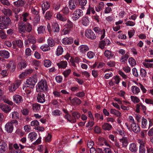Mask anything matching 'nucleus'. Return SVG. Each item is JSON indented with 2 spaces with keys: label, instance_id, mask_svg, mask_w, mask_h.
<instances>
[{
  "label": "nucleus",
  "instance_id": "56",
  "mask_svg": "<svg viewBox=\"0 0 153 153\" xmlns=\"http://www.w3.org/2000/svg\"><path fill=\"white\" fill-rule=\"evenodd\" d=\"M71 72L70 69H68L65 71L63 73V74L65 77H67L68 75L70 74Z\"/></svg>",
  "mask_w": 153,
  "mask_h": 153
},
{
  "label": "nucleus",
  "instance_id": "11",
  "mask_svg": "<svg viewBox=\"0 0 153 153\" xmlns=\"http://www.w3.org/2000/svg\"><path fill=\"white\" fill-rule=\"evenodd\" d=\"M25 25L23 22H21L19 23L18 29L21 33H24L25 31Z\"/></svg>",
  "mask_w": 153,
  "mask_h": 153
},
{
  "label": "nucleus",
  "instance_id": "59",
  "mask_svg": "<svg viewBox=\"0 0 153 153\" xmlns=\"http://www.w3.org/2000/svg\"><path fill=\"white\" fill-rule=\"evenodd\" d=\"M65 118L67 119L68 121L73 123L72 119H71V116L70 115L68 114H67L65 116Z\"/></svg>",
  "mask_w": 153,
  "mask_h": 153
},
{
  "label": "nucleus",
  "instance_id": "47",
  "mask_svg": "<svg viewBox=\"0 0 153 153\" xmlns=\"http://www.w3.org/2000/svg\"><path fill=\"white\" fill-rule=\"evenodd\" d=\"M105 45V41L104 40L100 41L99 43V46L100 48L103 49L104 48Z\"/></svg>",
  "mask_w": 153,
  "mask_h": 153
},
{
  "label": "nucleus",
  "instance_id": "28",
  "mask_svg": "<svg viewBox=\"0 0 153 153\" xmlns=\"http://www.w3.org/2000/svg\"><path fill=\"white\" fill-rule=\"evenodd\" d=\"M48 43L49 47H52L55 45L56 42L52 38L50 37L48 39Z\"/></svg>",
  "mask_w": 153,
  "mask_h": 153
},
{
  "label": "nucleus",
  "instance_id": "36",
  "mask_svg": "<svg viewBox=\"0 0 153 153\" xmlns=\"http://www.w3.org/2000/svg\"><path fill=\"white\" fill-rule=\"evenodd\" d=\"M25 31L30 33L32 29V25L29 23H27L25 25Z\"/></svg>",
  "mask_w": 153,
  "mask_h": 153
},
{
  "label": "nucleus",
  "instance_id": "64",
  "mask_svg": "<svg viewBox=\"0 0 153 153\" xmlns=\"http://www.w3.org/2000/svg\"><path fill=\"white\" fill-rule=\"evenodd\" d=\"M146 149L143 146H140L139 147L140 153H145Z\"/></svg>",
  "mask_w": 153,
  "mask_h": 153
},
{
  "label": "nucleus",
  "instance_id": "30",
  "mask_svg": "<svg viewBox=\"0 0 153 153\" xmlns=\"http://www.w3.org/2000/svg\"><path fill=\"white\" fill-rule=\"evenodd\" d=\"M114 56V54L112 52L108 50H106V57L108 59L112 58Z\"/></svg>",
  "mask_w": 153,
  "mask_h": 153
},
{
  "label": "nucleus",
  "instance_id": "60",
  "mask_svg": "<svg viewBox=\"0 0 153 153\" xmlns=\"http://www.w3.org/2000/svg\"><path fill=\"white\" fill-rule=\"evenodd\" d=\"M60 111L58 109H56L54 110L53 111V113L54 115L55 116H59L60 115Z\"/></svg>",
  "mask_w": 153,
  "mask_h": 153
},
{
  "label": "nucleus",
  "instance_id": "50",
  "mask_svg": "<svg viewBox=\"0 0 153 153\" xmlns=\"http://www.w3.org/2000/svg\"><path fill=\"white\" fill-rule=\"evenodd\" d=\"M147 123V120L143 117L142 120V127L143 128H144L146 127Z\"/></svg>",
  "mask_w": 153,
  "mask_h": 153
},
{
  "label": "nucleus",
  "instance_id": "21",
  "mask_svg": "<svg viewBox=\"0 0 153 153\" xmlns=\"http://www.w3.org/2000/svg\"><path fill=\"white\" fill-rule=\"evenodd\" d=\"M71 100V103L73 105H79L81 103V100L78 98L75 97L72 100L71 99V97L69 98Z\"/></svg>",
  "mask_w": 153,
  "mask_h": 153
},
{
  "label": "nucleus",
  "instance_id": "40",
  "mask_svg": "<svg viewBox=\"0 0 153 153\" xmlns=\"http://www.w3.org/2000/svg\"><path fill=\"white\" fill-rule=\"evenodd\" d=\"M99 142V144L100 146H102L104 145V144H105V140L103 137H100L98 139Z\"/></svg>",
  "mask_w": 153,
  "mask_h": 153
},
{
  "label": "nucleus",
  "instance_id": "16",
  "mask_svg": "<svg viewBox=\"0 0 153 153\" xmlns=\"http://www.w3.org/2000/svg\"><path fill=\"white\" fill-rule=\"evenodd\" d=\"M73 39L71 38H65L63 39L62 42L65 45L71 44L73 42Z\"/></svg>",
  "mask_w": 153,
  "mask_h": 153
},
{
  "label": "nucleus",
  "instance_id": "38",
  "mask_svg": "<svg viewBox=\"0 0 153 153\" xmlns=\"http://www.w3.org/2000/svg\"><path fill=\"white\" fill-rule=\"evenodd\" d=\"M56 16L57 19L62 21L65 22L67 20V18L66 17L63 16L60 13L57 14Z\"/></svg>",
  "mask_w": 153,
  "mask_h": 153
},
{
  "label": "nucleus",
  "instance_id": "24",
  "mask_svg": "<svg viewBox=\"0 0 153 153\" xmlns=\"http://www.w3.org/2000/svg\"><path fill=\"white\" fill-rule=\"evenodd\" d=\"M129 149L131 152H135L137 150V148L136 144L134 143H132L130 145Z\"/></svg>",
  "mask_w": 153,
  "mask_h": 153
},
{
  "label": "nucleus",
  "instance_id": "52",
  "mask_svg": "<svg viewBox=\"0 0 153 153\" xmlns=\"http://www.w3.org/2000/svg\"><path fill=\"white\" fill-rule=\"evenodd\" d=\"M140 74L143 77H144L146 75V71L143 68H141L140 70Z\"/></svg>",
  "mask_w": 153,
  "mask_h": 153
},
{
  "label": "nucleus",
  "instance_id": "48",
  "mask_svg": "<svg viewBox=\"0 0 153 153\" xmlns=\"http://www.w3.org/2000/svg\"><path fill=\"white\" fill-rule=\"evenodd\" d=\"M40 48L44 51H46L50 50V47L48 45L41 46L40 47Z\"/></svg>",
  "mask_w": 153,
  "mask_h": 153
},
{
  "label": "nucleus",
  "instance_id": "6",
  "mask_svg": "<svg viewBox=\"0 0 153 153\" xmlns=\"http://www.w3.org/2000/svg\"><path fill=\"white\" fill-rule=\"evenodd\" d=\"M85 36L88 38L93 40L96 39V36L94 32L91 30L86 31L85 32Z\"/></svg>",
  "mask_w": 153,
  "mask_h": 153
},
{
  "label": "nucleus",
  "instance_id": "25",
  "mask_svg": "<svg viewBox=\"0 0 153 153\" xmlns=\"http://www.w3.org/2000/svg\"><path fill=\"white\" fill-rule=\"evenodd\" d=\"M79 48L80 52L82 53H85L89 50V48L86 45H81L79 47Z\"/></svg>",
  "mask_w": 153,
  "mask_h": 153
},
{
  "label": "nucleus",
  "instance_id": "43",
  "mask_svg": "<svg viewBox=\"0 0 153 153\" xmlns=\"http://www.w3.org/2000/svg\"><path fill=\"white\" fill-rule=\"evenodd\" d=\"M17 88V86H16L14 83L11 84L9 87V89L10 92H13L15 91Z\"/></svg>",
  "mask_w": 153,
  "mask_h": 153
},
{
  "label": "nucleus",
  "instance_id": "45",
  "mask_svg": "<svg viewBox=\"0 0 153 153\" xmlns=\"http://www.w3.org/2000/svg\"><path fill=\"white\" fill-rule=\"evenodd\" d=\"M45 27L41 26L39 27L37 29V31L38 34H41L43 33L44 31L45 30Z\"/></svg>",
  "mask_w": 153,
  "mask_h": 153
},
{
  "label": "nucleus",
  "instance_id": "39",
  "mask_svg": "<svg viewBox=\"0 0 153 153\" xmlns=\"http://www.w3.org/2000/svg\"><path fill=\"white\" fill-rule=\"evenodd\" d=\"M32 107L34 111H38L40 109V105L38 103L33 104Z\"/></svg>",
  "mask_w": 153,
  "mask_h": 153
},
{
  "label": "nucleus",
  "instance_id": "8",
  "mask_svg": "<svg viewBox=\"0 0 153 153\" xmlns=\"http://www.w3.org/2000/svg\"><path fill=\"white\" fill-rule=\"evenodd\" d=\"M0 108L2 111L6 113L9 112L11 110V107L6 104H1L0 105Z\"/></svg>",
  "mask_w": 153,
  "mask_h": 153
},
{
  "label": "nucleus",
  "instance_id": "3",
  "mask_svg": "<svg viewBox=\"0 0 153 153\" xmlns=\"http://www.w3.org/2000/svg\"><path fill=\"white\" fill-rule=\"evenodd\" d=\"M37 82V79L36 77H31L27 79L26 84L28 85L27 87H29L32 88H33Z\"/></svg>",
  "mask_w": 153,
  "mask_h": 153
},
{
  "label": "nucleus",
  "instance_id": "26",
  "mask_svg": "<svg viewBox=\"0 0 153 153\" xmlns=\"http://www.w3.org/2000/svg\"><path fill=\"white\" fill-rule=\"evenodd\" d=\"M67 63L65 61H62L57 63V65L59 68H65L67 66Z\"/></svg>",
  "mask_w": 153,
  "mask_h": 153
},
{
  "label": "nucleus",
  "instance_id": "41",
  "mask_svg": "<svg viewBox=\"0 0 153 153\" xmlns=\"http://www.w3.org/2000/svg\"><path fill=\"white\" fill-rule=\"evenodd\" d=\"M131 101L134 103H138L140 102V99L137 97L131 96Z\"/></svg>",
  "mask_w": 153,
  "mask_h": 153
},
{
  "label": "nucleus",
  "instance_id": "14",
  "mask_svg": "<svg viewBox=\"0 0 153 153\" xmlns=\"http://www.w3.org/2000/svg\"><path fill=\"white\" fill-rule=\"evenodd\" d=\"M72 115L73 117L72 122L73 123H75L76 122V120L78 119L80 117V114L76 111L73 112L72 113Z\"/></svg>",
  "mask_w": 153,
  "mask_h": 153
},
{
  "label": "nucleus",
  "instance_id": "51",
  "mask_svg": "<svg viewBox=\"0 0 153 153\" xmlns=\"http://www.w3.org/2000/svg\"><path fill=\"white\" fill-rule=\"evenodd\" d=\"M52 13L51 11H47L45 14V16L46 19H49L52 16Z\"/></svg>",
  "mask_w": 153,
  "mask_h": 153
},
{
  "label": "nucleus",
  "instance_id": "17",
  "mask_svg": "<svg viewBox=\"0 0 153 153\" xmlns=\"http://www.w3.org/2000/svg\"><path fill=\"white\" fill-rule=\"evenodd\" d=\"M0 56L5 59L8 58L10 56V53L6 50L0 51Z\"/></svg>",
  "mask_w": 153,
  "mask_h": 153
},
{
  "label": "nucleus",
  "instance_id": "1",
  "mask_svg": "<svg viewBox=\"0 0 153 153\" xmlns=\"http://www.w3.org/2000/svg\"><path fill=\"white\" fill-rule=\"evenodd\" d=\"M48 86L45 81H41L36 86L37 91H46L48 90Z\"/></svg>",
  "mask_w": 153,
  "mask_h": 153
},
{
  "label": "nucleus",
  "instance_id": "9",
  "mask_svg": "<svg viewBox=\"0 0 153 153\" xmlns=\"http://www.w3.org/2000/svg\"><path fill=\"white\" fill-rule=\"evenodd\" d=\"M77 3L76 0H70L69 1V7L71 10L75 9L77 6L76 3Z\"/></svg>",
  "mask_w": 153,
  "mask_h": 153
},
{
  "label": "nucleus",
  "instance_id": "44",
  "mask_svg": "<svg viewBox=\"0 0 153 153\" xmlns=\"http://www.w3.org/2000/svg\"><path fill=\"white\" fill-rule=\"evenodd\" d=\"M65 26L67 28L70 29L73 27V23L69 20H68L67 22L65 25Z\"/></svg>",
  "mask_w": 153,
  "mask_h": 153
},
{
  "label": "nucleus",
  "instance_id": "7",
  "mask_svg": "<svg viewBox=\"0 0 153 153\" xmlns=\"http://www.w3.org/2000/svg\"><path fill=\"white\" fill-rule=\"evenodd\" d=\"M16 64L13 62H10L9 63L7 64L6 66L7 68L9 69L11 72H14L16 68Z\"/></svg>",
  "mask_w": 153,
  "mask_h": 153
},
{
  "label": "nucleus",
  "instance_id": "49",
  "mask_svg": "<svg viewBox=\"0 0 153 153\" xmlns=\"http://www.w3.org/2000/svg\"><path fill=\"white\" fill-rule=\"evenodd\" d=\"M44 64L45 67H48L51 65V62L49 60H45L44 61Z\"/></svg>",
  "mask_w": 153,
  "mask_h": 153
},
{
  "label": "nucleus",
  "instance_id": "31",
  "mask_svg": "<svg viewBox=\"0 0 153 153\" xmlns=\"http://www.w3.org/2000/svg\"><path fill=\"white\" fill-rule=\"evenodd\" d=\"M13 4L16 7H22L25 4L24 1L22 0H18L17 1L14 2Z\"/></svg>",
  "mask_w": 153,
  "mask_h": 153
},
{
  "label": "nucleus",
  "instance_id": "58",
  "mask_svg": "<svg viewBox=\"0 0 153 153\" xmlns=\"http://www.w3.org/2000/svg\"><path fill=\"white\" fill-rule=\"evenodd\" d=\"M75 95L79 97H82L85 96V94L83 91H82L76 93Z\"/></svg>",
  "mask_w": 153,
  "mask_h": 153
},
{
  "label": "nucleus",
  "instance_id": "20",
  "mask_svg": "<svg viewBox=\"0 0 153 153\" xmlns=\"http://www.w3.org/2000/svg\"><path fill=\"white\" fill-rule=\"evenodd\" d=\"M50 7V4L48 2H44L42 5V8L43 13L44 14L45 11L47 10Z\"/></svg>",
  "mask_w": 153,
  "mask_h": 153
},
{
  "label": "nucleus",
  "instance_id": "12",
  "mask_svg": "<svg viewBox=\"0 0 153 153\" xmlns=\"http://www.w3.org/2000/svg\"><path fill=\"white\" fill-rule=\"evenodd\" d=\"M7 148L6 143L3 141L0 142V152L3 153L5 151Z\"/></svg>",
  "mask_w": 153,
  "mask_h": 153
},
{
  "label": "nucleus",
  "instance_id": "42",
  "mask_svg": "<svg viewBox=\"0 0 153 153\" xmlns=\"http://www.w3.org/2000/svg\"><path fill=\"white\" fill-rule=\"evenodd\" d=\"M63 52V50L62 47L60 46H59L57 49V55L59 56L61 55L62 54Z\"/></svg>",
  "mask_w": 153,
  "mask_h": 153
},
{
  "label": "nucleus",
  "instance_id": "57",
  "mask_svg": "<svg viewBox=\"0 0 153 153\" xmlns=\"http://www.w3.org/2000/svg\"><path fill=\"white\" fill-rule=\"evenodd\" d=\"M33 72V70L32 68H30L26 70L24 72L25 73V75L27 76L28 75L31 74Z\"/></svg>",
  "mask_w": 153,
  "mask_h": 153
},
{
  "label": "nucleus",
  "instance_id": "4",
  "mask_svg": "<svg viewBox=\"0 0 153 153\" xmlns=\"http://www.w3.org/2000/svg\"><path fill=\"white\" fill-rule=\"evenodd\" d=\"M83 13L82 11L80 9L76 10L73 14V19L74 20H76L81 16H82Z\"/></svg>",
  "mask_w": 153,
  "mask_h": 153
},
{
  "label": "nucleus",
  "instance_id": "23",
  "mask_svg": "<svg viewBox=\"0 0 153 153\" xmlns=\"http://www.w3.org/2000/svg\"><path fill=\"white\" fill-rule=\"evenodd\" d=\"M52 29L54 32H58L60 29L58 24L56 23H53L52 25Z\"/></svg>",
  "mask_w": 153,
  "mask_h": 153
},
{
  "label": "nucleus",
  "instance_id": "35",
  "mask_svg": "<svg viewBox=\"0 0 153 153\" xmlns=\"http://www.w3.org/2000/svg\"><path fill=\"white\" fill-rule=\"evenodd\" d=\"M37 135L36 133L32 132L30 133L28 135V137L30 138V140L32 141L36 139V137Z\"/></svg>",
  "mask_w": 153,
  "mask_h": 153
},
{
  "label": "nucleus",
  "instance_id": "27",
  "mask_svg": "<svg viewBox=\"0 0 153 153\" xmlns=\"http://www.w3.org/2000/svg\"><path fill=\"white\" fill-rule=\"evenodd\" d=\"M40 20V17L39 15H36L33 20V24L34 26L39 23Z\"/></svg>",
  "mask_w": 153,
  "mask_h": 153
},
{
  "label": "nucleus",
  "instance_id": "2",
  "mask_svg": "<svg viewBox=\"0 0 153 153\" xmlns=\"http://www.w3.org/2000/svg\"><path fill=\"white\" fill-rule=\"evenodd\" d=\"M13 123L17 125L18 122L16 120H13L10 122H8L6 124L5 128V130L8 133H11L13 131Z\"/></svg>",
  "mask_w": 153,
  "mask_h": 153
},
{
  "label": "nucleus",
  "instance_id": "22",
  "mask_svg": "<svg viewBox=\"0 0 153 153\" xmlns=\"http://www.w3.org/2000/svg\"><path fill=\"white\" fill-rule=\"evenodd\" d=\"M120 141L122 143V146L124 147H126L128 143V139L126 137H123L120 140Z\"/></svg>",
  "mask_w": 153,
  "mask_h": 153
},
{
  "label": "nucleus",
  "instance_id": "63",
  "mask_svg": "<svg viewBox=\"0 0 153 153\" xmlns=\"http://www.w3.org/2000/svg\"><path fill=\"white\" fill-rule=\"evenodd\" d=\"M94 55V53L92 51H90L88 53L87 56L90 59L92 58Z\"/></svg>",
  "mask_w": 153,
  "mask_h": 153
},
{
  "label": "nucleus",
  "instance_id": "29",
  "mask_svg": "<svg viewBox=\"0 0 153 153\" xmlns=\"http://www.w3.org/2000/svg\"><path fill=\"white\" fill-rule=\"evenodd\" d=\"M110 113L112 114H114L117 117H121V113L118 111H117L115 109H111L110 110Z\"/></svg>",
  "mask_w": 153,
  "mask_h": 153
},
{
  "label": "nucleus",
  "instance_id": "37",
  "mask_svg": "<svg viewBox=\"0 0 153 153\" xmlns=\"http://www.w3.org/2000/svg\"><path fill=\"white\" fill-rule=\"evenodd\" d=\"M89 21L88 18L86 17H84L82 19V24L85 26L88 25L89 23Z\"/></svg>",
  "mask_w": 153,
  "mask_h": 153
},
{
  "label": "nucleus",
  "instance_id": "34",
  "mask_svg": "<svg viewBox=\"0 0 153 153\" xmlns=\"http://www.w3.org/2000/svg\"><path fill=\"white\" fill-rule=\"evenodd\" d=\"M3 13L7 16H10L12 14L11 10L9 9H5L2 10Z\"/></svg>",
  "mask_w": 153,
  "mask_h": 153
},
{
  "label": "nucleus",
  "instance_id": "46",
  "mask_svg": "<svg viewBox=\"0 0 153 153\" xmlns=\"http://www.w3.org/2000/svg\"><path fill=\"white\" fill-rule=\"evenodd\" d=\"M128 62L131 65L133 66L136 65V62L135 60L133 57L129 58L128 59Z\"/></svg>",
  "mask_w": 153,
  "mask_h": 153
},
{
  "label": "nucleus",
  "instance_id": "15",
  "mask_svg": "<svg viewBox=\"0 0 153 153\" xmlns=\"http://www.w3.org/2000/svg\"><path fill=\"white\" fill-rule=\"evenodd\" d=\"M14 101L17 104H19L22 102V97L20 95H16L13 96Z\"/></svg>",
  "mask_w": 153,
  "mask_h": 153
},
{
  "label": "nucleus",
  "instance_id": "19",
  "mask_svg": "<svg viewBox=\"0 0 153 153\" xmlns=\"http://www.w3.org/2000/svg\"><path fill=\"white\" fill-rule=\"evenodd\" d=\"M2 21L7 27L11 22V21L8 17L2 16Z\"/></svg>",
  "mask_w": 153,
  "mask_h": 153
},
{
  "label": "nucleus",
  "instance_id": "10",
  "mask_svg": "<svg viewBox=\"0 0 153 153\" xmlns=\"http://www.w3.org/2000/svg\"><path fill=\"white\" fill-rule=\"evenodd\" d=\"M45 94L43 93L40 92L38 94L37 99L38 102L43 103L45 101Z\"/></svg>",
  "mask_w": 153,
  "mask_h": 153
},
{
  "label": "nucleus",
  "instance_id": "55",
  "mask_svg": "<svg viewBox=\"0 0 153 153\" xmlns=\"http://www.w3.org/2000/svg\"><path fill=\"white\" fill-rule=\"evenodd\" d=\"M0 37L2 39H5L7 37L6 35L4 33L3 30H0Z\"/></svg>",
  "mask_w": 153,
  "mask_h": 153
},
{
  "label": "nucleus",
  "instance_id": "33",
  "mask_svg": "<svg viewBox=\"0 0 153 153\" xmlns=\"http://www.w3.org/2000/svg\"><path fill=\"white\" fill-rule=\"evenodd\" d=\"M11 118L14 120L19 119V113L17 111H13L11 113Z\"/></svg>",
  "mask_w": 153,
  "mask_h": 153
},
{
  "label": "nucleus",
  "instance_id": "32",
  "mask_svg": "<svg viewBox=\"0 0 153 153\" xmlns=\"http://www.w3.org/2000/svg\"><path fill=\"white\" fill-rule=\"evenodd\" d=\"M20 70H22L23 68H25L27 66L26 62L25 60H23L20 62L18 64Z\"/></svg>",
  "mask_w": 153,
  "mask_h": 153
},
{
  "label": "nucleus",
  "instance_id": "18",
  "mask_svg": "<svg viewBox=\"0 0 153 153\" xmlns=\"http://www.w3.org/2000/svg\"><path fill=\"white\" fill-rule=\"evenodd\" d=\"M27 38L29 43L32 44H35L36 43V39L33 35L29 34L27 35Z\"/></svg>",
  "mask_w": 153,
  "mask_h": 153
},
{
  "label": "nucleus",
  "instance_id": "54",
  "mask_svg": "<svg viewBox=\"0 0 153 153\" xmlns=\"http://www.w3.org/2000/svg\"><path fill=\"white\" fill-rule=\"evenodd\" d=\"M31 126H37L39 125V123L37 120H34L31 123Z\"/></svg>",
  "mask_w": 153,
  "mask_h": 153
},
{
  "label": "nucleus",
  "instance_id": "13",
  "mask_svg": "<svg viewBox=\"0 0 153 153\" xmlns=\"http://www.w3.org/2000/svg\"><path fill=\"white\" fill-rule=\"evenodd\" d=\"M131 128L133 131L136 133L139 132L140 130V127L138 126H137L136 123H132Z\"/></svg>",
  "mask_w": 153,
  "mask_h": 153
},
{
  "label": "nucleus",
  "instance_id": "61",
  "mask_svg": "<svg viewBox=\"0 0 153 153\" xmlns=\"http://www.w3.org/2000/svg\"><path fill=\"white\" fill-rule=\"evenodd\" d=\"M16 43L17 46L19 48H22L23 46L22 42L20 40H19L16 41Z\"/></svg>",
  "mask_w": 153,
  "mask_h": 153
},
{
  "label": "nucleus",
  "instance_id": "62",
  "mask_svg": "<svg viewBox=\"0 0 153 153\" xmlns=\"http://www.w3.org/2000/svg\"><path fill=\"white\" fill-rule=\"evenodd\" d=\"M125 24L127 26H133L135 25V23L131 21H128L126 22Z\"/></svg>",
  "mask_w": 153,
  "mask_h": 153
},
{
  "label": "nucleus",
  "instance_id": "53",
  "mask_svg": "<svg viewBox=\"0 0 153 153\" xmlns=\"http://www.w3.org/2000/svg\"><path fill=\"white\" fill-rule=\"evenodd\" d=\"M29 16V14L27 13H24L22 14V16L23 17V20L25 22H26L28 20L27 18Z\"/></svg>",
  "mask_w": 153,
  "mask_h": 153
},
{
  "label": "nucleus",
  "instance_id": "5",
  "mask_svg": "<svg viewBox=\"0 0 153 153\" xmlns=\"http://www.w3.org/2000/svg\"><path fill=\"white\" fill-rule=\"evenodd\" d=\"M94 30L96 33H99V34H100L101 35L100 38V40H102L104 38L105 33V30L104 29L101 30L98 27H95L94 28Z\"/></svg>",
  "mask_w": 153,
  "mask_h": 153
}]
</instances>
